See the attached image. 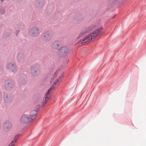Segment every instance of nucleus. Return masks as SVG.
Masks as SVG:
<instances>
[{"label":"nucleus","mask_w":146,"mask_h":146,"mask_svg":"<svg viewBox=\"0 0 146 146\" xmlns=\"http://www.w3.org/2000/svg\"><path fill=\"white\" fill-rule=\"evenodd\" d=\"M102 28H100L95 30L93 33L90 34L88 36H86L84 39L80 40L78 41L79 43L81 44L90 41L97 36L102 34Z\"/></svg>","instance_id":"obj_1"},{"label":"nucleus","mask_w":146,"mask_h":146,"mask_svg":"<svg viewBox=\"0 0 146 146\" xmlns=\"http://www.w3.org/2000/svg\"><path fill=\"white\" fill-rule=\"evenodd\" d=\"M63 73H62V74L59 76V78L58 79H56L55 78H53V80L54 81L53 85H52L50 88L48 89V91L46 93L45 96V103H46L47 101L48 100L49 98V93H50V91L52 90V89L54 88V85L56 84H59L58 83L61 82L62 78L63 76Z\"/></svg>","instance_id":"obj_2"},{"label":"nucleus","mask_w":146,"mask_h":146,"mask_svg":"<svg viewBox=\"0 0 146 146\" xmlns=\"http://www.w3.org/2000/svg\"><path fill=\"white\" fill-rule=\"evenodd\" d=\"M36 113L33 115L24 114L21 117L20 121L23 123H29L34 120L36 117Z\"/></svg>","instance_id":"obj_3"},{"label":"nucleus","mask_w":146,"mask_h":146,"mask_svg":"<svg viewBox=\"0 0 146 146\" xmlns=\"http://www.w3.org/2000/svg\"><path fill=\"white\" fill-rule=\"evenodd\" d=\"M29 34L32 36H36L39 35L40 31L39 28L37 26H35L29 30Z\"/></svg>","instance_id":"obj_4"},{"label":"nucleus","mask_w":146,"mask_h":146,"mask_svg":"<svg viewBox=\"0 0 146 146\" xmlns=\"http://www.w3.org/2000/svg\"><path fill=\"white\" fill-rule=\"evenodd\" d=\"M31 72L33 76H37L40 74V71L39 68L38 67L33 66L31 68Z\"/></svg>","instance_id":"obj_5"},{"label":"nucleus","mask_w":146,"mask_h":146,"mask_svg":"<svg viewBox=\"0 0 146 146\" xmlns=\"http://www.w3.org/2000/svg\"><path fill=\"white\" fill-rule=\"evenodd\" d=\"M53 35V34L52 32L50 31H46L44 34L43 39L45 41L49 40L52 38Z\"/></svg>","instance_id":"obj_6"},{"label":"nucleus","mask_w":146,"mask_h":146,"mask_svg":"<svg viewBox=\"0 0 146 146\" xmlns=\"http://www.w3.org/2000/svg\"><path fill=\"white\" fill-rule=\"evenodd\" d=\"M11 123L9 121H6L4 123L3 125V129L5 131H7L11 127Z\"/></svg>","instance_id":"obj_7"},{"label":"nucleus","mask_w":146,"mask_h":146,"mask_svg":"<svg viewBox=\"0 0 146 146\" xmlns=\"http://www.w3.org/2000/svg\"><path fill=\"white\" fill-rule=\"evenodd\" d=\"M52 48L55 50H60L61 48L62 45L58 41H55L53 42L52 45Z\"/></svg>","instance_id":"obj_8"},{"label":"nucleus","mask_w":146,"mask_h":146,"mask_svg":"<svg viewBox=\"0 0 146 146\" xmlns=\"http://www.w3.org/2000/svg\"><path fill=\"white\" fill-rule=\"evenodd\" d=\"M61 49L62 52L64 55H66L68 53L69 50L67 47H64L61 48Z\"/></svg>","instance_id":"obj_9"},{"label":"nucleus","mask_w":146,"mask_h":146,"mask_svg":"<svg viewBox=\"0 0 146 146\" xmlns=\"http://www.w3.org/2000/svg\"><path fill=\"white\" fill-rule=\"evenodd\" d=\"M7 67L9 70L12 71H13L15 68V66L11 63L8 64Z\"/></svg>","instance_id":"obj_10"},{"label":"nucleus","mask_w":146,"mask_h":146,"mask_svg":"<svg viewBox=\"0 0 146 146\" xmlns=\"http://www.w3.org/2000/svg\"><path fill=\"white\" fill-rule=\"evenodd\" d=\"M8 98V97L6 95L4 97V99L5 101L6 102H7V101H8L9 99L7 100V99Z\"/></svg>","instance_id":"obj_11"},{"label":"nucleus","mask_w":146,"mask_h":146,"mask_svg":"<svg viewBox=\"0 0 146 146\" xmlns=\"http://www.w3.org/2000/svg\"><path fill=\"white\" fill-rule=\"evenodd\" d=\"M15 141H12V142H11V146H14V145L13 144V142H15Z\"/></svg>","instance_id":"obj_12"},{"label":"nucleus","mask_w":146,"mask_h":146,"mask_svg":"<svg viewBox=\"0 0 146 146\" xmlns=\"http://www.w3.org/2000/svg\"><path fill=\"white\" fill-rule=\"evenodd\" d=\"M2 11V12L3 13H4L5 12V11L4 10H1L0 11V12H1Z\"/></svg>","instance_id":"obj_13"},{"label":"nucleus","mask_w":146,"mask_h":146,"mask_svg":"<svg viewBox=\"0 0 146 146\" xmlns=\"http://www.w3.org/2000/svg\"><path fill=\"white\" fill-rule=\"evenodd\" d=\"M82 36V35H79V37H78V38H80V37H81V36Z\"/></svg>","instance_id":"obj_14"},{"label":"nucleus","mask_w":146,"mask_h":146,"mask_svg":"<svg viewBox=\"0 0 146 146\" xmlns=\"http://www.w3.org/2000/svg\"><path fill=\"white\" fill-rule=\"evenodd\" d=\"M34 111V112H35V113H36V111Z\"/></svg>","instance_id":"obj_15"},{"label":"nucleus","mask_w":146,"mask_h":146,"mask_svg":"<svg viewBox=\"0 0 146 146\" xmlns=\"http://www.w3.org/2000/svg\"><path fill=\"white\" fill-rule=\"evenodd\" d=\"M7 87H9V86H7ZM9 87H10L11 88V87H12V86H9Z\"/></svg>","instance_id":"obj_16"},{"label":"nucleus","mask_w":146,"mask_h":146,"mask_svg":"<svg viewBox=\"0 0 146 146\" xmlns=\"http://www.w3.org/2000/svg\"><path fill=\"white\" fill-rule=\"evenodd\" d=\"M3 1V0H1V1Z\"/></svg>","instance_id":"obj_17"}]
</instances>
